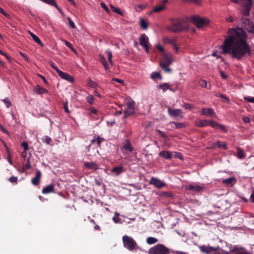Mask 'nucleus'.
Returning <instances> with one entry per match:
<instances>
[{"mask_svg":"<svg viewBox=\"0 0 254 254\" xmlns=\"http://www.w3.org/2000/svg\"><path fill=\"white\" fill-rule=\"evenodd\" d=\"M240 3L241 6L240 10L242 14L249 16L252 6V0H242Z\"/></svg>","mask_w":254,"mask_h":254,"instance_id":"39448f33","label":"nucleus"},{"mask_svg":"<svg viewBox=\"0 0 254 254\" xmlns=\"http://www.w3.org/2000/svg\"><path fill=\"white\" fill-rule=\"evenodd\" d=\"M0 141L2 143V144L4 145V146L5 147V149L6 150V152H7V153L8 154L7 161H8V162H9V163L10 165H12L13 164V162L11 161V156L10 154L9 149L8 147H7V145L6 144V143L2 139H0Z\"/></svg>","mask_w":254,"mask_h":254,"instance_id":"bb28decb","label":"nucleus"},{"mask_svg":"<svg viewBox=\"0 0 254 254\" xmlns=\"http://www.w3.org/2000/svg\"><path fill=\"white\" fill-rule=\"evenodd\" d=\"M30 34L31 36L32 37L33 40L36 43H38V44H39L40 45H41L42 46H43V44L42 43L41 40L39 38V37L38 36H37L36 35H35L34 34H33L30 32Z\"/></svg>","mask_w":254,"mask_h":254,"instance_id":"c756f323","label":"nucleus"},{"mask_svg":"<svg viewBox=\"0 0 254 254\" xmlns=\"http://www.w3.org/2000/svg\"><path fill=\"white\" fill-rule=\"evenodd\" d=\"M191 20L199 29L207 25L209 23L208 19L204 17L202 18L197 15L192 16Z\"/></svg>","mask_w":254,"mask_h":254,"instance_id":"423d86ee","label":"nucleus"},{"mask_svg":"<svg viewBox=\"0 0 254 254\" xmlns=\"http://www.w3.org/2000/svg\"><path fill=\"white\" fill-rule=\"evenodd\" d=\"M157 132H158V134L160 135V137H163V138H165V137H167L166 134L164 132H163V131H161L160 130H158Z\"/></svg>","mask_w":254,"mask_h":254,"instance_id":"e2e57ef3","label":"nucleus"},{"mask_svg":"<svg viewBox=\"0 0 254 254\" xmlns=\"http://www.w3.org/2000/svg\"><path fill=\"white\" fill-rule=\"evenodd\" d=\"M157 194L159 196H162V197H171V198L173 197V195L171 191H160L158 193H157Z\"/></svg>","mask_w":254,"mask_h":254,"instance_id":"a878e982","label":"nucleus"},{"mask_svg":"<svg viewBox=\"0 0 254 254\" xmlns=\"http://www.w3.org/2000/svg\"><path fill=\"white\" fill-rule=\"evenodd\" d=\"M189 27L183 18L171 19L170 23L166 27L168 31L179 33L188 30Z\"/></svg>","mask_w":254,"mask_h":254,"instance_id":"f03ea898","label":"nucleus"},{"mask_svg":"<svg viewBox=\"0 0 254 254\" xmlns=\"http://www.w3.org/2000/svg\"><path fill=\"white\" fill-rule=\"evenodd\" d=\"M115 215H116V216H114L113 218V221H114L115 223H120L121 222V219L118 217L119 214L117 212H116L115 213Z\"/></svg>","mask_w":254,"mask_h":254,"instance_id":"49530a36","label":"nucleus"},{"mask_svg":"<svg viewBox=\"0 0 254 254\" xmlns=\"http://www.w3.org/2000/svg\"><path fill=\"white\" fill-rule=\"evenodd\" d=\"M237 154L240 158H243L245 157L243 151L240 149H239L237 151Z\"/></svg>","mask_w":254,"mask_h":254,"instance_id":"5fc2aeb1","label":"nucleus"},{"mask_svg":"<svg viewBox=\"0 0 254 254\" xmlns=\"http://www.w3.org/2000/svg\"><path fill=\"white\" fill-rule=\"evenodd\" d=\"M159 89H162L164 92H165L167 89H170L169 85L167 83H164L160 84L158 86Z\"/></svg>","mask_w":254,"mask_h":254,"instance_id":"ea45409f","label":"nucleus"},{"mask_svg":"<svg viewBox=\"0 0 254 254\" xmlns=\"http://www.w3.org/2000/svg\"><path fill=\"white\" fill-rule=\"evenodd\" d=\"M160 157H163L166 159H171L172 157V152L168 151L163 150L159 153Z\"/></svg>","mask_w":254,"mask_h":254,"instance_id":"aec40b11","label":"nucleus"},{"mask_svg":"<svg viewBox=\"0 0 254 254\" xmlns=\"http://www.w3.org/2000/svg\"><path fill=\"white\" fill-rule=\"evenodd\" d=\"M8 180L9 181V182H10L11 183H17V180H18V178L17 177H14V176H12V177H10L9 179H8Z\"/></svg>","mask_w":254,"mask_h":254,"instance_id":"4d7b16f0","label":"nucleus"},{"mask_svg":"<svg viewBox=\"0 0 254 254\" xmlns=\"http://www.w3.org/2000/svg\"><path fill=\"white\" fill-rule=\"evenodd\" d=\"M148 37L145 34H142L139 38V44L145 48L146 53L149 52V46Z\"/></svg>","mask_w":254,"mask_h":254,"instance_id":"9d476101","label":"nucleus"},{"mask_svg":"<svg viewBox=\"0 0 254 254\" xmlns=\"http://www.w3.org/2000/svg\"><path fill=\"white\" fill-rule=\"evenodd\" d=\"M150 77L153 80H154L156 78H159L160 80L162 79V76H161V74L159 72H152L151 74Z\"/></svg>","mask_w":254,"mask_h":254,"instance_id":"e433bc0d","label":"nucleus"},{"mask_svg":"<svg viewBox=\"0 0 254 254\" xmlns=\"http://www.w3.org/2000/svg\"><path fill=\"white\" fill-rule=\"evenodd\" d=\"M55 185L51 184L44 187L42 190L43 194H47L54 192Z\"/></svg>","mask_w":254,"mask_h":254,"instance_id":"6ab92c4d","label":"nucleus"},{"mask_svg":"<svg viewBox=\"0 0 254 254\" xmlns=\"http://www.w3.org/2000/svg\"><path fill=\"white\" fill-rule=\"evenodd\" d=\"M244 100L246 101L250 102V103H254V97H252L250 96L248 97H245Z\"/></svg>","mask_w":254,"mask_h":254,"instance_id":"864d4df0","label":"nucleus"},{"mask_svg":"<svg viewBox=\"0 0 254 254\" xmlns=\"http://www.w3.org/2000/svg\"><path fill=\"white\" fill-rule=\"evenodd\" d=\"M221 48L224 54H228L232 59L238 61L252 55V50L247 42L248 35L242 28H231L228 31Z\"/></svg>","mask_w":254,"mask_h":254,"instance_id":"f257e3e1","label":"nucleus"},{"mask_svg":"<svg viewBox=\"0 0 254 254\" xmlns=\"http://www.w3.org/2000/svg\"><path fill=\"white\" fill-rule=\"evenodd\" d=\"M204 189V187L199 185H190L186 186V189L188 190H191L194 192H199L202 190Z\"/></svg>","mask_w":254,"mask_h":254,"instance_id":"a211bd4d","label":"nucleus"},{"mask_svg":"<svg viewBox=\"0 0 254 254\" xmlns=\"http://www.w3.org/2000/svg\"><path fill=\"white\" fill-rule=\"evenodd\" d=\"M106 53L108 55V60L109 61L110 64H112L113 62H112V52L109 49H108L106 51Z\"/></svg>","mask_w":254,"mask_h":254,"instance_id":"79ce46f5","label":"nucleus"},{"mask_svg":"<svg viewBox=\"0 0 254 254\" xmlns=\"http://www.w3.org/2000/svg\"><path fill=\"white\" fill-rule=\"evenodd\" d=\"M123 148L129 152H131L133 150L130 142L128 139H126L125 142L123 143Z\"/></svg>","mask_w":254,"mask_h":254,"instance_id":"4be33fe9","label":"nucleus"},{"mask_svg":"<svg viewBox=\"0 0 254 254\" xmlns=\"http://www.w3.org/2000/svg\"><path fill=\"white\" fill-rule=\"evenodd\" d=\"M162 69L164 70L165 72L170 73L172 71L171 68L168 67V66H163L161 67Z\"/></svg>","mask_w":254,"mask_h":254,"instance_id":"bf43d9fd","label":"nucleus"},{"mask_svg":"<svg viewBox=\"0 0 254 254\" xmlns=\"http://www.w3.org/2000/svg\"><path fill=\"white\" fill-rule=\"evenodd\" d=\"M216 144H217L218 147L223 148L224 150H227L228 148L227 144L225 143L222 142L220 141H217Z\"/></svg>","mask_w":254,"mask_h":254,"instance_id":"4c0bfd02","label":"nucleus"},{"mask_svg":"<svg viewBox=\"0 0 254 254\" xmlns=\"http://www.w3.org/2000/svg\"><path fill=\"white\" fill-rule=\"evenodd\" d=\"M35 91L39 94H46L48 93V91L46 89L42 87V86L39 85H37L36 86L35 88Z\"/></svg>","mask_w":254,"mask_h":254,"instance_id":"393cba45","label":"nucleus"},{"mask_svg":"<svg viewBox=\"0 0 254 254\" xmlns=\"http://www.w3.org/2000/svg\"><path fill=\"white\" fill-rule=\"evenodd\" d=\"M67 102H65L64 103V111L67 113H69V111L68 110V107H67Z\"/></svg>","mask_w":254,"mask_h":254,"instance_id":"680f3d73","label":"nucleus"},{"mask_svg":"<svg viewBox=\"0 0 254 254\" xmlns=\"http://www.w3.org/2000/svg\"><path fill=\"white\" fill-rule=\"evenodd\" d=\"M183 107L186 109H189L192 108V106L189 103H185Z\"/></svg>","mask_w":254,"mask_h":254,"instance_id":"69168bd1","label":"nucleus"},{"mask_svg":"<svg viewBox=\"0 0 254 254\" xmlns=\"http://www.w3.org/2000/svg\"><path fill=\"white\" fill-rule=\"evenodd\" d=\"M59 73H58V75L62 78L66 80L70 83H72L74 81V77L70 76L67 73L63 72L62 71H61L60 72L59 71Z\"/></svg>","mask_w":254,"mask_h":254,"instance_id":"2eb2a0df","label":"nucleus"},{"mask_svg":"<svg viewBox=\"0 0 254 254\" xmlns=\"http://www.w3.org/2000/svg\"><path fill=\"white\" fill-rule=\"evenodd\" d=\"M104 140V139L100 136H97V138H95L91 140V144L96 142L97 144L100 146V143Z\"/></svg>","mask_w":254,"mask_h":254,"instance_id":"f704fd0d","label":"nucleus"},{"mask_svg":"<svg viewBox=\"0 0 254 254\" xmlns=\"http://www.w3.org/2000/svg\"><path fill=\"white\" fill-rule=\"evenodd\" d=\"M41 176V171L39 170H36L35 176L31 180V182L33 185L37 186L39 184Z\"/></svg>","mask_w":254,"mask_h":254,"instance_id":"f3484780","label":"nucleus"},{"mask_svg":"<svg viewBox=\"0 0 254 254\" xmlns=\"http://www.w3.org/2000/svg\"><path fill=\"white\" fill-rule=\"evenodd\" d=\"M51 140V138L48 136H44V138H43V141L48 144L50 143Z\"/></svg>","mask_w":254,"mask_h":254,"instance_id":"6e6d98bb","label":"nucleus"},{"mask_svg":"<svg viewBox=\"0 0 254 254\" xmlns=\"http://www.w3.org/2000/svg\"><path fill=\"white\" fill-rule=\"evenodd\" d=\"M87 102L90 104H92L93 102H94V97H93V96L92 95H89L87 97Z\"/></svg>","mask_w":254,"mask_h":254,"instance_id":"3c124183","label":"nucleus"},{"mask_svg":"<svg viewBox=\"0 0 254 254\" xmlns=\"http://www.w3.org/2000/svg\"><path fill=\"white\" fill-rule=\"evenodd\" d=\"M124 246L129 251L135 249L137 247L136 242L129 236H124L123 237Z\"/></svg>","mask_w":254,"mask_h":254,"instance_id":"0eeeda50","label":"nucleus"},{"mask_svg":"<svg viewBox=\"0 0 254 254\" xmlns=\"http://www.w3.org/2000/svg\"><path fill=\"white\" fill-rule=\"evenodd\" d=\"M168 115L176 119H181L183 118V111L180 109H172L170 106H167Z\"/></svg>","mask_w":254,"mask_h":254,"instance_id":"6e6552de","label":"nucleus"},{"mask_svg":"<svg viewBox=\"0 0 254 254\" xmlns=\"http://www.w3.org/2000/svg\"><path fill=\"white\" fill-rule=\"evenodd\" d=\"M21 146L23 147L24 151H27V150L28 149V144L27 143V142L24 141L23 142L21 143Z\"/></svg>","mask_w":254,"mask_h":254,"instance_id":"13d9d810","label":"nucleus"},{"mask_svg":"<svg viewBox=\"0 0 254 254\" xmlns=\"http://www.w3.org/2000/svg\"><path fill=\"white\" fill-rule=\"evenodd\" d=\"M140 26L144 30H146L148 28V22L143 18H141L140 20Z\"/></svg>","mask_w":254,"mask_h":254,"instance_id":"2f4dec72","label":"nucleus"},{"mask_svg":"<svg viewBox=\"0 0 254 254\" xmlns=\"http://www.w3.org/2000/svg\"><path fill=\"white\" fill-rule=\"evenodd\" d=\"M165 42L167 43L170 44L172 45L173 49L175 50V52L178 53L179 52V48L177 47V45L175 42V39H171L170 38H166L164 40Z\"/></svg>","mask_w":254,"mask_h":254,"instance_id":"412c9836","label":"nucleus"},{"mask_svg":"<svg viewBox=\"0 0 254 254\" xmlns=\"http://www.w3.org/2000/svg\"><path fill=\"white\" fill-rule=\"evenodd\" d=\"M158 241V240L155 238L149 237L146 239V243L149 245H152Z\"/></svg>","mask_w":254,"mask_h":254,"instance_id":"473e14b6","label":"nucleus"},{"mask_svg":"<svg viewBox=\"0 0 254 254\" xmlns=\"http://www.w3.org/2000/svg\"><path fill=\"white\" fill-rule=\"evenodd\" d=\"M2 101L4 102V103L5 105V106L8 108H9L10 106L11 105V103L10 101L7 97H6L3 100H2Z\"/></svg>","mask_w":254,"mask_h":254,"instance_id":"a18cd8bd","label":"nucleus"},{"mask_svg":"<svg viewBox=\"0 0 254 254\" xmlns=\"http://www.w3.org/2000/svg\"><path fill=\"white\" fill-rule=\"evenodd\" d=\"M173 62V56L170 53H165L163 54L162 60L160 62L159 65L160 67L169 66Z\"/></svg>","mask_w":254,"mask_h":254,"instance_id":"1a4fd4ad","label":"nucleus"},{"mask_svg":"<svg viewBox=\"0 0 254 254\" xmlns=\"http://www.w3.org/2000/svg\"><path fill=\"white\" fill-rule=\"evenodd\" d=\"M219 129L222 130L224 132H227V129L224 125L220 124L219 127Z\"/></svg>","mask_w":254,"mask_h":254,"instance_id":"052dcab7","label":"nucleus"},{"mask_svg":"<svg viewBox=\"0 0 254 254\" xmlns=\"http://www.w3.org/2000/svg\"><path fill=\"white\" fill-rule=\"evenodd\" d=\"M199 83L203 87H206L207 86V82L205 80H201Z\"/></svg>","mask_w":254,"mask_h":254,"instance_id":"0e129e2a","label":"nucleus"},{"mask_svg":"<svg viewBox=\"0 0 254 254\" xmlns=\"http://www.w3.org/2000/svg\"><path fill=\"white\" fill-rule=\"evenodd\" d=\"M87 85L93 88H96L98 84L96 82L93 81L90 78L87 79Z\"/></svg>","mask_w":254,"mask_h":254,"instance_id":"c85d7f7f","label":"nucleus"},{"mask_svg":"<svg viewBox=\"0 0 254 254\" xmlns=\"http://www.w3.org/2000/svg\"><path fill=\"white\" fill-rule=\"evenodd\" d=\"M218 97L221 98L222 99L224 100V102L226 103H229V100L227 97V96L225 95H224L222 93H219V95L218 96Z\"/></svg>","mask_w":254,"mask_h":254,"instance_id":"c03bdc74","label":"nucleus"},{"mask_svg":"<svg viewBox=\"0 0 254 254\" xmlns=\"http://www.w3.org/2000/svg\"><path fill=\"white\" fill-rule=\"evenodd\" d=\"M171 254H186L184 252H179V251H171Z\"/></svg>","mask_w":254,"mask_h":254,"instance_id":"774afa93","label":"nucleus"},{"mask_svg":"<svg viewBox=\"0 0 254 254\" xmlns=\"http://www.w3.org/2000/svg\"><path fill=\"white\" fill-rule=\"evenodd\" d=\"M241 21L243 24V26L248 31L254 24L249 18L244 17H241Z\"/></svg>","mask_w":254,"mask_h":254,"instance_id":"ddd939ff","label":"nucleus"},{"mask_svg":"<svg viewBox=\"0 0 254 254\" xmlns=\"http://www.w3.org/2000/svg\"><path fill=\"white\" fill-rule=\"evenodd\" d=\"M84 166L86 168L89 169L97 170L98 169V165L95 162H85Z\"/></svg>","mask_w":254,"mask_h":254,"instance_id":"b1692460","label":"nucleus"},{"mask_svg":"<svg viewBox=\"0 0 254 254\" xmlns=\"http://www.w3.org/2000/svg\"><path fill=\"white\" fill-rule=\"evenodd\" d=\"M67 20L68 22V24L69 26L73 29H75L76 28V26L74 23V22L71 20L70 17H67Z\"/></svg>","mask_w":254,"mask_h":254,"instance_id":"09e8293b","label":"nucleus"},{"mask_svg":"<svg viewBox=\"0 0 254 254\" xmlns=\"http://www.w3.org/2000/svg\"><path fill=\"white\" fill-rule=\"evenodd\" d=\"M145 8L144 4H138L137 5L135 9L136 11H140Z\"/></svg>","mask_w":254,"mask_h":254,"instance_id":"de8ad7c7","label":"nucleus"},{"mask_svg":"<svg viewBox=\"0 0 254 254\" xmlns=\"http://www.w3.org/2000/svg\"><path fill=\"white\" fill-rule=\"evenodd\" d=\"M198 248L201 252L205 254H211L213 253L215 254L217 251V248L206 245L200 246Z\"/></svg>","mask_w":254,"mask_h":254,"instance_id":"f8f14e48","label":"nucleus"},{"mask_svg":"<svg viewBox=\"0 0 254 254\" xmlns=\"http://www.w3.org/2000/svg\"><path fill=\"white\" fill-rule=\"evenodd\" d=\"M165 8V6L163 5H161L159 6H156L154 7L153 9V11L154 12H159L161 10L164 9Z\"/></svg>","mask_w":254,"mask_h":254,"instance_id":"58836bf2","label":"nucleus"},{"mask_svg":"<svg viewBox=\"0 0 254 254\" xmlns=\"http://www.w3.org/2000/svg\"><path fill=\"white\" fill-rule=\"evenodd\" d=\"M124 171L125 169L122 166L115 167L111 170V172L115 173L116 175H119Z\"/></svg>","mask_w":254,"mask_h":254,"instance_id":"5701e85b","label":"nucleus"},{"mask_svg":"<svg viewBox=\"0 0 254 254\" xmlns=\"http://www.w3.org/2000/svg\"><path fill=\"white\" fill-rule=\"evenodd\" d=\"M208 124L209 121L208 120H199L196 122L195 125L198 127H202L208 125Z\"/></svg>","mask_w":254,"mask_h":254,"instance_id":"cd10ccee","label":"nucleus"},{"mask_svg":"<svg viewBox=\"0 0 254 254\" xmlns=\"http://www.w3.org/2000/svg\"><path fill=\"white\" fill-rule=\"evenodd\" d=\"M27 163L24 165V166L22 168V173L24 172L26 170L29 169L31 168V166L30 163L29 158H28L27 159Z\"/></svg>","mask_w":254,"mask_h":254,"instance_id":"c9c22d12","label":"nucleus"},{"mask_svg":"<svg viewBox=\"0 0 254 254\" xmlns=\"http://www.w3.org/2000/svg\"><path fill=\"white\" fill-rule=\"evenodd\" d=\"M50 64L51 66L52 67V68L56 70L57 74H58V73H59V71L60 72L61 70L58 68V67L55 65V64L54 63V62H51L50 63Z\"/></svg>","mask_w":254,"mask_h":254,"instance_id":"8fccbe9b","label":"nucleus"},{"mask_svg":"<svg viewBox=\"0 0 254 254\" xmlns=\"http://www.w3.org/2000/svg\"><path fill=\"white\" fill-rule=\"evenodd\" d=\"M100 61L101 63L102 64L104 65L105 69L106 70H108L109 69V67L105 57L103 56H101Z\"/></svg>","mask_w":254,"mask_h":254,"instance_id":"7c9ffc66","label":"nucleus"},{"mask_svg":"<svg viewBox=\"0 0 254 254\" xmlns=\"http://www.w3.org/2000/svg\"><path fill=\"white\" fill-rule=\"evenodd\" d=\"M202 115L205 116L215 117L216 114L212 108H203L200 112Z\"/></svg>","mask_w":254,"mask_h":254,"instance_id":"4468645a","label":"nucleus"},{"mask_svg":"<svg viewBox=\"0 0 254 254\" xmlns=\"http://www.w3.org/2000/svg\"><path fill=\"white\" fill-rule=\"evenodd\" d=\"M125 103L127 105V108L125 109L124 112V117L127 118L130 116L135 114V102L130 98H126L125 99Z\"/></svg>","mask_w":254,"mask_h":254,"instance_id":"7ed1b4c3","label":"nucleus"},{"mask_svg":"<svg viewBox=\"0 0 254 254\" xmlns=\"http://www.w3.org/2000/svg\"><path fill=\"white\" fill-rule=\"evenodd\" d=\"M111 6V7L112 8V9L116 13L121 15H123V13L121 11V9L119 8H117V7H115L114 6H113V5H110Z\"/></svg>","mask_w":254,"mask_h":254,"instance_id":"37998d69","label":"nucleus"},{"mask_svg":"<svg viewBox=\"0 0 254 254\" xmlns=\"http://www.w3.org/2000/svg\"><path fill=\"white\" fill-rule=\"evenodd\" d=\"M101 6L107 12L109 13L110 9L107 7V5L103 2H101L100 3Z\"/></svg>","mask_w":254,"mask_h":254,"instance_id":"603ef678","label":"nucleus"},{"mask_svg":"<svg viewBox=\"0 0 254 254\" xmlns=\"http://www.w3.org/2000/svg\"><path fill=\"white\" fill-rule=\"evenodd\" d=\"M171 250L163 244H157L151 248L148 251V254H170Z\"/></svg>","mask_w":254,"mask_h":254,"instance_id":"20e7f679","label":"nucleus"},{"mask_svg":"<svg viewBox=\"0 0 254 254\" xmlns=\"http://www.w3.org/2000/svg\"><path fill=\"white\" fill-rule=\"evenodd\" d=\"M171 124H173L174 125L175 127L176 128H182L185 127V125L182 123H177L175 122H172Z\"/></svg>","mask_w":254,"mask_h":254,"instance_id":"a19ab883","label":"nucleus"},{"mask_svg":"<svg viewBox=\"0 0 254 254\" xmlns=\"http://www.w3.org/2000/svg\"><path fill=\"white\" fill-rule=\"evenodd\" d=\"M215 254H230L229 252L221 250L219 252L216 251Z\"/></svg>","mask_w":254,"mask_h":254,"instance_id":"338daca9","label":"nucleus"},{"mask_svg":"<svg viewBox=\"0 0 254 254\" xmlns=\"http://www.w3.org/2000/svg\"><path fill=\"white\" fill-rule=\"evenodd\" d=\"M236 179L234 177L223 179L222 183L226 186L233 187L236 183Z\"/></svg>","mask_w":254,"mask_h":254,"instance_id":"dca6fc26","label":"nucleus"},{"mask_svg":"<svg viewBox=\"0 0 254 254\" xmlns=\"http://www.w3.org/2000/svg\"><path fill=\"white\" fill-rule=\"evenodd\" d=\"M149 184L154 186L156 188L158 189H161L166 186V184L165 182H162L159 179L154 177H152L150 179L149 181Z\"/></svg>","mask_w":254,"mask_h":254,"instance_id":"9b49d317","label":"nucleus"},{"mask_svg":"<svg viewBox=\"0 0 254 254\" xmlns=\"http://www.w3.org/2000/svg\"><path fill=\"white\" fill-rule=\"evenodd\" d=\"M220 124L218 123L215 121L209 120L208 125L211 126L212 127L215 129H219Z\"/></svg>","mask_w":254,"mask_h":254,"instance_id":"72a5a7b5","label":"nucleus"}]
</instances>
